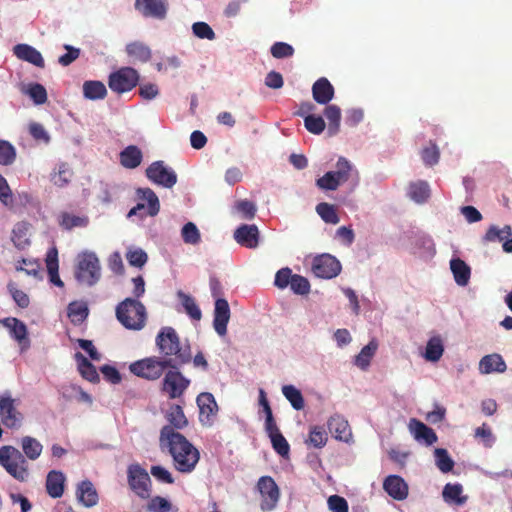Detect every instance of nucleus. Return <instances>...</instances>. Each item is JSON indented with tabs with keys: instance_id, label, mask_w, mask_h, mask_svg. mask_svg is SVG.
<instances>
[{
	"instance_id": "5",
	"label": "nucleus",
	"mask_w": 512,
	"mask_h": 512,
	"mask_svg": "<svg viewBox=\"0 0 512 512\" xmlns=\"http://www.w3.org/2000/svg\"><path fill=\"white\" fill-rule=\"evenodd\" d=\"M168 367H174L172 358L161 359L152 356L131 363L129 370L138 377L147 380H157Z\"/></svg>"
},
{
	"instance_id": "49",
	"label": "nucleus",
	"mask_w": 512,
	"mask_h": 512,
	"mask_svg": "<svg viewBox=\"0 0 512 512\" xmlns=\"http://www.w3.org/2000/svg\"><path fill=\"white\" fill-rule=\"evenodd\" d=\"M16 159V149L8 141L0 140V165L9 166Z\"/></svg>"
},
{
	"instance_id": "34",
	"label": "nucleus",
	"mask_w": 512,
	"mask_h": 512,
	"mask_svg": "<svg viewBox=\"0 0 512 512\" xmlns=\"http://www.w3.org/2000/svg\"><path fill=\"white\" fill-rule=\"evenodd\" d=\"M83 94L89 100L104 99L107 95V89L103 82L89 80L83 83Z\"/></svg>"
},
{
	"instance_id": "39",
	"label": "nucleus",
	"mask_w": 512,
	"mask_h": 512,
	"mask_svg": "<svg viewBox=\"0 0 512 512\" xmlns=\"http://www.w3.org/2000/svg\"><path fill=\"white\" fill-rule=\"evenodd\" d=\"M88 314L89 310L85 303L73 301L67 307V315L75 325L81 324L88 317Z\"/></svg>"
},
{
	"instance_id": "36",
	"label": "nucleus",
	"mask_w": 512,
	"mask_h": 512,
	"mask_svg": "<svg viewBox=\"0 0 512 512\" xmlns=\"http://www.w3.org/2000/svg\"><path fill=\"white\" fill-rule=\"evenodd\" d=\"M73 176V171L69 164L62 162L58 165L57 170L51 174V182L57 187L67 186Z\"/></svg>"
},
{
	"instance_id": "15",
	"label": "nucleus",
	"mask_w": 512,
	"mask_h": 512,
	"mask_svg": "<svg viewBox=\"0 0 512 512\" xmlns=\"http://www.w3.org/2000/svg\"><path fill=\"white\" fill-rule=\"evenodd\" d=\"M199 407V419L204 425H211L218 412V405L214 396L209 392L200 393L196 399Z\"/></svg>"
},
{
	"instance_id": "60",
	"label": "nucleus",
	"mask_w": 512,
	"mask_h": 512,
	"mask_svg": "<svg viewBox=\"0 0 512 512\" xmlns=\"http://www.w3.org/2000/svg\"><path fill=\"white\" fill-rule=\"evenodd\" d=\"M11 337L18 342L22 350H26L30 347L27 326L23 321L21 322V324L16 326L14 333L11 335Z\"/></svg>"
},
{
	"instance_id": "18",
	"label": "nucleus",
	"mask_w": 512,
	"mask_h": 512,
	"mask_svg": "<svg viewBox=\"0 0 512 512\" xmlns=\"http://www.w3.org/2000/svg\"><path fill=\"white\" fill-rule=\"evenodd\" d=\"M328 429L337 440L349 442L352 432L348 421L341 415H333L328 420Z\"/></svg>"
},
{
	"instance_id": "26",
	"label": "nucleus",
	"mask_w": 512,
	"mask_h": 512,
	"mask_svg": "<svg viewBox=\"0 0 512 512\" xmlns=\"http://www.w3.org/2000/svg\"><path fill=\"white\" fill-rule=\"evenodd\" d=\"M143 159L142 151L136 145H129L119 154L120 164L127 169L137 168Z\"/></svg>"
},
{
	"instance_id": "40",
	"label": "nucleus",
	"mask_w": 512,
	"mask_h": 512,
	"mask_svg": "<svg viewBox=\"0 0 512 512\" xmlns=\"http://www.w3.org/2000/svg\"><path fill=\"white\" fill-rule=\"evenodd\" d=\"M166 419L169 422L168 426H171L174 431L177 429H183L187 426L188 420L183 412V409L179 405H172L166 415Z\"/></svg>"
},
{
	"instance_id": "57",
	"label": "nucleus",
	"mask_w": 512,
	"mask_h": 512,
	"mask_svg": "<svg viewBox=\"0 0 512 512\" xmlns=\"http://www.w3.org/2000/svg\"><path fill=\"white\" fill-rule=\"evenodd\" d=\"M27 94L37 105L44 104L47 101L46 89L43 85L39 83L29 85Z\"/></svg>"
},
{
	"instance_id": "42",
	"label": "nucleus",
	"mask_w": 512,
	"mask_h": 512,
	"mask_svg": "<svg viewBox=\"0 0 512 512\" xmlns=\"http://www.w3.org/2000/svg\"><path fill=\"white\" fill-rule=\"evenodd\" d=\"M444 352L442 339L439 336L430 338L426 345L425 358L429 361H438Z\"/></svg>"
},
{
	"instance_id": "47",
	"label": "nucleus",
	"mask_w": 512,
	"mask_h": 512,
	"mask_svg": "<svg viewBox=\"0 0 512 512\" xmlns=\"http://www.w3.org/2000/svg\"><path fill=\"white\" fill-rule=\"evenodd\" d=\"M181 237L184 243L190 245H197L201 241L199 229L193 222H188L182 227Z\"/></svg>"
},
{
	"instance_id": "2",
	"label": "nucleus",
	"mask_w": 512,
	"mask_h": 512,
	"mask_svg": "<svg viewBox=\"0 0 512 512\" xmlns=\"http://www.w3.org/2000/svg\"><path fill=\"white\" fill-rule=\"evenodd\" d=\"M155 344L163 356L161 359L172 358L175 365H185L191 362L190 345L181 344L180 337L173 327H162L156 336Z\"/></svg>"
},
{
	"instance_id": "58",
	"label": "nucleus",
	"mask_w": 512,
	"mask_h": 512,
	"mask_svg": "<svg viewBox=\"0 0 512 512\" xmlns=\"http://www.w3.org/2000/svg\"><path fill=\"white\" fill-rule=\"evenodd\" d=\"M271 55L276 59H283L293 56L294 48L285 42H275L270 49Z\"/></svg>"
},
{
	"instance_id": "44",
	"label": "nucleus",
	"mask_w": 512,
	"mask_h": 512,
	"mask_svg": "<svg viewBox=\"0 0 512 512\" xmlns=\"http://www.w3.org/2000/svg\"><path fill=\"white\" fill-rule=\"evenodd\" d=\"M282 393L294 409L302 410L304 408V398L300 390L296 387L293 385H284L282 387Z\"/></svg>"
},
{
	"instance_id": "1",
	"label": "nucleus",
	"mask_w": 512,
	"mask_h": 512,
	"mask_svg": "<svg viewBox=\"0 0 512 512\" xmlns=\"http://www.w3.org/2000/svg\"><path fill=\"white\" fill-rule=\"evenodd\" d=\"M159 445L162 451H168L173 459L174 468L181 473L192 472L199 462L198 449L171 426L162 427Z\"/></svg>"
},
{
	"instance_id": "14",
	"label": "nucleus",
	"mask_w": 512,
	"mask_h": 512,
	"mask_svg": "<svg viewBox=\"0 0 512 512\" xmlns=\"http://www.w3.org/2000/svg\"><path fill=\"white\" fill-rule=\"evenodd\" d=\"M167 0H135V9L147 18L163 20L168 11Z\"/></svg>"
},
{
	"instance_id": "51",
	"label": "nucleus",
	"mask_w": 512,
	"mask_h": 512,
	"mask_svg": "<svg viewBox=\"0 0 512 512\" xmlns=\"http://www.w3.org/2000/svg\"><path fill=\"white\" fill-rule=\"evenodd\" d=\"M305 128L312 134H320L325 129V121L321 116L307 115L304 118Z\"/></svg>"
},
{
	"instance_id": "17",
	"label": "nucleus",
	"mask_w": 512,
	"mask_h": 512,
	"mask_svg": "<svg viewBox=\"0 0 512 512\" xmlns=\"http://www.w3.org/2000/svg\"><path fill=\"white\" fill-rule=\"evenodd\" d=\"M230 319V307L226 299L217 298L214 308L213 327L219 336L227 333V324Z\"/></svg>"
},
{
	"instance_id": "22",
	"label": "nucleus",
	"mask_w": 512,
	"mask_h": 512,
	"mask_svg": "<svg viewBox=\"0 0 512 512\" xmlns=\"http://www.w3.org/2000/svg\"><path fill=\"white\" fill-rule=\"evenodd\" d=\"M506 369L507 366L503 357L497 353L485 355L479 362L481 374L503 373Z\"/></svg>"
},
{
	"instance_id": "33",
	"label": "nucleus",
	"mask_w": 512,
	"mask_h": 512,
	"mask_svg": "<svg viewBox=\"0 0 512 512\" xmlns=\"http://www.w3.org/2000/svg\"><path fill=\"white\" fill-rule=\"evenodd\" d=\"M28 231L29 224L26 222L16 223L12 230L11 240L19 250H23L30 245Z\"/></svg>"
},
{
	"instance_id": "56",
	"label": "nucleus",
	"mask_w": 512,
	"mask_h": 512,
	"mask_svg": "<svg viewBox=\"0 0 512 512\" xmlns=\"http://www.w3.org/2000/svg\"><path fill=\"white\" fill-rule=\"evenodd\" d=\"M309 443L315 448H322L326 445L327 434L320 426H314L309 433Z\"/></svg>"
},
{
	"instance_id": "20",
	"label": "nucleus",
	"mask_w": 512,
	"mask_h": 512,
	"mask_svg": "<svg viewBox=\"0 0 512 512\" xmlns=\"http://www.w3.org/2000/svg\"><path fill=\"white\" fill-rule=\"evenodd\" d=\"M383 488L395 500H404L408 496L407 484L397 475L388 476L384 480Z\"/></svg>"
},
{
	"instance_id": "7",
	"label": "nucleus",
	"mask_w": 512,
	"mask_h": 512,
	"mask_svg": "<svg viewBox=\"0 0 512 512\" xmlns=\"http://www.w3.org/2000/svg\"><path fill=\"white\" fill-rule=\"evenodd\" d=\"M19 399H15L10 393L0 395V420L8 429L18 430L21 428L24 415L19 410Z\"/></svg>"
},
{
	"instance_id": "48",
	"label": "nucleus",
	"mask_w": 512,
	"mask_h": 512,
	"mask_svg": "<svg viewBox=\"0 0 512 512\" xmlns=\"http://www.w3.org/2000/svg\"><path fill=\"white\" fill-rule=\"evenodd\" d=\"M316 212L326 223L337 224L340 220L334 206L329 203H319L316 206Z\"/></svg>"
},
{
	"instance_id": "54",
	"label": "nucleus",
	"mask_w": 512,
	"mask_h": 512,
	"mask_svg": "<svg viewBox=\"0 0 512 512\" xmlns=\"http://www.w3.org/2000/svg\"><path fill=\"white\" fill-rule=\"evenodd\" d=\"M342 184L333 171L325 173L317 179L316 185L323 190H336Z\"/></svg>"
},
{
	"instance_id": "53",
	"label": "nucleus",
	"mask_w": 512,
	"mask_h": 512,
	"mask_svg": "<svg viewBox=\"0 0 512 512\" xmlns=\"http://www.w3.org/2000/svg\"><path fill=\"white\" fill-rule=\"evenodd\" d=\"M88 223V219L86 217H79L69 213H63L61 215L60 225L67 230H70L74 227H84Z\"/></svg>"
},
{
	"instance_id": "28",
	"label": "nucleus",
	"mask_w": 512,
	"mask_h": 512,
	"mask_svg": "<svg viewBox=\"0 0 512 512\" xmlns=\"http://www.w3.org/2000/svg\"><path fill=\"white\" fill-rule=\"evenodd\" d=\"M125 51L127 55L135 62L138 61L141 63H146L151 59L152 56L151 49L140 41L128 43L125 47Z\"/></svg>"
},
{
	"instance_id": "64",
	"label": "nucleus",
	"mask_w": 512,
	"mask_h": 512,
	"mask_svg": "<svg viewBox=\"0 0 512 512\" xmlns=\"http://www.w3.org/2000/svg\"><path fill=\"white\" fill-rule=\"evenodd\" d=\"M192 30L195 36L200 39L213 40L215 33L213 29L205 22H196L192 25Z\"/></svg>"
},
{
	"instance_id": "41",
	"label": "nucleus",
	"mask_w": 512,
	"mask_h": 512,
	"mask_svg": "<svg viewBox=\"0 0 512 512\" xmlns=\"http://www.w3.org/2000/svg\"><path fill=\"white\" fill-rule=\"evenodd\" d=\"M511 236L512 228L510 225H505L501 229L496 225H491L483 236V242H504Z\"/></svg>"
},
{
	"instance_id": "10",
	"label": "nucleus",
	"mask_w": 512,
	"mask_h": 512,
	"mask_svg": "<svg viewBox=\"0 0 512 512\" xmlns=\"http://www.w3.org/2000/svg\"><path fill=\"white\" fill-rule=\"evenodd\" d=\"M128 484L131 490L142 499L150 497L151 479L145 469L138 464L128 467Z\"/></svg>"
},
{
	"instance_id": "61",
	"label": "nucleus",
	"mask_w": 512,
	"mask_h": 512,
	"mask_svg": "<svg viewBox=\"0 0 512 512\" xmlns=\"http://www.w3.org/2000/svg\"><path fill=\"white\" fill-rule=\"evenodd\" d=\"M290 287L292 291L296 294L305 295L310 291L309 281L298 274L293 275L290 281Z\"/></svg>"
},
{
	"instance_id": "35",
	"label": "nucleus",
	"mask_w": 512,
	"mask_h": 512,
	"mask_svg": "<svg viewBox=\"0 0 512 512\" xmlns=\"http://www.w3.org/2000/svg\"><path fill=\"white\" fill-rule=\"evenodd\" d=\"M177 297L180 300L181 305L183 306L187 315L192 320L199 321L202 317V312L195 299L191 295L186 294L181 290L177 292Z\"/></svg>"
},
{
	"instance_id": "19",
	"label": "nucleus",
	"mask_w": 512,
	"mask_h": 512,
	"mask_svg": "<svg viewBox=\"0 0 512 512\" xmlns=\"http://www.w3.org/2000/svg\"><path fill=\"white\" fill-rule=\"evenodd\" d=\"M14 55L28 63H31L39 68H44L45 62L41 53L31 45L28 44H17L13 47Z\"/></svg>"
},
{
	"instance_id": "37",
	"label": "nucleus",
	"mask_w": 512,
	"mask_h": 512,
	"mask_svg": "<svg viewBox=\"0 0 512 512\" xmlns=\"http://www.w3.org/2000/svg\"><path fill=\"white\" fill-rule=\"evenodd\" d=\"M137 194L140 199L147 201V215L156 216L160 210V203L155 192L150 188H140Z\"/></svg>"
},
{
	"instance_id": "45",
	"label": "nucleus",
	"mask_w": 512,
	"mask_h": 512,
	"mask_svg": "<svg viewBox=\"0 0 512 512\" xmlns=\"http://www.w3.org/2000/svg\"><path fill=\"white\" fill-rule=\"evenodd\" d=\"M435 463L437 468L443 472L448 473L452 471L454 467V461L450 457L448 451L444 448H436L434 450Z\"/></svg>"
},
{
	"instance_id": "27",
	"label": "nucleus",
	"mask_w": 512,
	"mask_h": 512,
	"mask_svg": "<svg viewBox=\"0 0 512 512\" xmlns=\"http://www.w3.org/2000/svg\"><path fill=\"white\" fill-rule=\"evenodd\" d=\"M65 476L62 472L52 470L46 478V490L52 498H59L64 492Z\"/></svg>"
},
{
	"instance_id": "46",
	"label": "nucleus",
	"mask_w": 512,
	"mask_h": 512,
	"mask_svg": "<svg viewBox=\"0 0 512 512\" xmlns=\"http://www.w3.org/2000/svg\"><path fill=\"white\" fill-rule=\"evenodd\" d=\"M377 350V343L371 341L369 344L364 346L360 353L356 356L355 364L365 370L369 365L370 361Z\"/></svg>"
},
{
	"instance_id": "30",
	"label": "nucleus",
	"mask_w": 512,
	"mask_h": 512,
	"mask_svg": "<svg viewBox=\"0 0 512 512\" xmlns=\"http://www.w3.org/2000/svg\"><path fill=\"white\" fill-rule=\"evenodd\" d=\"M74 357L81 376L89 382H99L100 378L96 367L81 352H76Z\"/></svg>"
},
{
	"instance_id": "52",
	"label": "nucleus",
	"mask_w": 512,
	"mask_h": 512,
	"mask_svg": "<svg viewBox=\"0 0 512 512\" xmlns=\"http://www.w3.org/2000/svg\"><path fill=\"white\" fill-rule=\"evenodd\" d=\"M421 158L425 165L434 166L438 163L440 158V151L435 143H430L421 151Z\"/></svg>"
},
{
	"instance_id": "59",
	"label": "nucleus",
	"mask_w": 512,
	"mask_h": 512,
	"mask_svg": "<svg viewBox=\"0 0 512 512\" xmlns=\"http://www.w3.org/2000/svg\"><path fill=\"white\" fill-rule=\"evenodd\" d=\"M273 449L281 456H287L290 451V446L281 432L275 433L270 437Z\"/></svg>"
},
{
	"instance_id": "6",
	"label": "nucleus",
	"mask_w": 512,
	"mask_h": 512,
	"mask_svg": "<svg viewBox=\"0 0 512 512\" xmlns=\"http://www.w3.org/2000/svg\"><path fill=\"white\" fill-rule=\"evenodd\" d=\"M101 277V267L98 257L92 252L78 255L75 269L76 280L87 286L95 285Z\"/></svg>"
},
{
	"instance_id": "21",
	"label": "nucleus",
	"mask_w": 512,
	"mask_h": 512,
	"mask_svg": "<svg viewBox=\"0 0 512 512\" xmlns=\"http://www.w3.org/2000/svg\"><path fill=\"white\" fill-rule=\"evenodd\" d=\"M334 92V87L325 77L319 78L312 86L313 99L318 104H328L333 99Z\"/></svg>"
},
{
	"instance_id": "38",
	"label": "nucleus",
	"mask_w": 512,
	"mask_h": 512,
	"mask_svg": "<svg viewBox=\"0 0 512 512\" xmlns=\"http://www.w3.org/2000/svg\"><path fill=\"white\" fill-rule=\"evenodd\" d=\"M324 115L328 120V134L333 136L340 129L341 110L337 105H328L324 110Z\"/></svg>"
},
{
	"instance_id": "9",
	"label": "nucleus",
	"mask_w": 512,
	"mask_h": 512,
	"mask_svg": "<svg viewBox=\"0 0 512 512\" xmlns=\"http://www.w3.org/2000/svg\"><path fill=\"white\" fill-rule=\"evenodd\" d=\"M139 79L140 76L136 69L128 66L121 67L109 75L108 86L113 92L123 94L134 89Z\"/></svg>"
},
{
	"instance_id": "12",
	"label": "nucleus",
	"mask_w": 512,
	"mask_h": 512,
	"mask_svg": "<svg viewBox=\"0 0 512 512\" xmlns=\"http://www.w3.org/2000/svg\"><path fill=\"white\" fill-rule=\"evenodd\" d=\"M146 177L157 185L172 188L177 182L176 173L165 166L163 161H155L146 169Z\"/></svg>"
},
{
	"instance_id": "8",
	"label": "nucleus",
	"mask_w": 512,
	"mask_h": 512,
	"mask_svg": "<svg viewBox=\"0 0 512 512\" xmlns=\"http://www.w3.org/2000/svg\"><path fill=\"white\" fill-rule=\"evenodd\" d=\"M181 366L174 364V367H168L162 380L161 390L169 399L181 398L190 386V379L186 378L179 370Z\"/></svg>"
},
{
	"instance_id": "24",
	"label": "nucleus",
	"mask_w": 512,
	"mask_h": 512,
	"mask_svg": "<svg viewBox=\"0 0 512 512\" xmlns=\"http://www.w3.org/2000/svg\"><path fill=\"white\" fill-rule=\"evenodd\" d=\"M409 429L417 441H424L426 445H432L437 441L434 430L415 418L410 420Z\"/></svg>"
},
{
	"instance_id": "4",
	"label": "nucleus",
	"mask_w": 512,
	"mask_h": 512,
	"mask_svg": "<svg viewBox=\"0 0 512 512\" xmlns=\"http://www.w3.org/2000/svg\"><path fill=\"white\" fill-rule=\"evenodd\" d=\"M0 465L18 481L24 482L28 479V462L22 452L14 446L0 447Z\"/></svg>"
},
{
	"instance_id": "31",
	"label": "nucleus",
	"mask_w": 512,
	"mask_h": 512,
	"mask_svg": "<svg viewBox=\"0 0 512 512\" xmlns=\"http://www.w3.org/2000/svg\"><path fill=\"white\" fill-rule=\"evenodd\" d=\"M450 268L455 282L459 286H466L471 275L470 267L462 259L454 258L450 261Z\"/></svg>"
},
{
	"instance_id": "25",
	"label": "nucleus",
	"mask_w": 512,
	"mask_h": 512,
	"mask_svg": "<svg viewBox=\"0 0 512 512\" xmlns=\"http://www.w3.org/2000/svg\"><path fill=\"white\" fill-rule=\"evenodd\" d=\"M443 500L450 505L462 506L468 496L463 495V486L460 483H447L442 490Z\"/></svg>"
},
{
	"instance_id": "11",
	"label": "nucleus",
	"mask_w": 512,
	"mask_h": 512,
	"mask_svg": "<svg viewBox=\"0 0 512 512\" xmlns=\"http://www.w3.org/2000/svg\"><path fill=\"white\" fill-rule=\"evenodd\" d=\"M257 489L261 495V509L263 511H272L279 501V488L270 476H262L257 483Z\"/></svg>"
},
{
	"instance_id": "3",
	"label": "nucleus",
	"mask_w": 512,
	"mask_h": 512,
	"mask_svg": "<svg viewBox=\"0 0 512 512\" xmlns=\"http://www.w3.org/2000/svg\"><path fill=\"white\" fill-rule=\"evenodd\" d=\"M117 320L129 330H141L146 325L145 306L133 298H126L116 307Z\"/></svg>"
},
{
	"instance_id": "23",
	"label": "nucleus",
	"mask_w": 512,
	"mask_h": 512,
	"mask_svg": "<svg viewBox=\"0 0 512 512\" xmlns=\"http://www.w3.org/2000/svg\"><path fill=\"white\" fill-rule=\"evenodd\" d=\"M76 497L78 501L85 507H93L98 503V493L89 480L80 482L76 489Z\"/></svg>"
},
{
	"instance_id": "32",
	"label": "nucleus",
	"mask_w": 512,
	"mask_h": 512,
	"mask_svg": "<svg viewBox=\"0 0 512 512\" xmlns=\"http://www.w3.org/2000/svg\"><path fill=\"white\" fill-rule=\"evenodd\" d=\"M21 448L26 460L35 461L42 453L43 445L34 437L24 436L21 438Z\"/></svg>"
},
{
	"instance_id": "55",
	"label": "nucleus",
	"mask_w": 512,
	"mask_h": 512,
	"mask_svg": "<svg viewBox=\"0 0 512 512\" xmlns=\"http://www.w3.org/2000/svg\"><path fill=\"white\" fill-rule=\"evenodd\" d=\"M333 172L341 183H345L350 178L352 165L346 158L340 157L336 163V170Z\"/></svg>"
},
{
	"instance_id": "16",
	"label": "nucleus",
	"mask_w": 512,
	"mask_h": 512,
	"mask_svg": "<svg viewBox=\"0 0 512 512\" xmlns=\"http://www.w3.org/2000/svg\"><path fill=\"white\" fill-rule=\"evenodd\" d=\"M235 241L242 247L255 249L259 245V230L255 224H242L234 231Z\"/></svg>"
},
{
	"instance_id": "62",
	"label": "nucleus",
	"mask_w": 512,
	"mask_h": 512,
	"mask_svg": "<svg viewBox=\"0 0 512 512\" xmlns=\"http://www.w3.org/2000/svg\"><path fill=\"white\" fill-rule=\"evenodd\" d=\"M171 508V503L161 496L153 497L147 504V510L150 512H169Z\"/></svg>"
},
{
	"instance_id": "29",
	"label": "nucleus",
	"mask_w": 512,
	"mask_h": 512,
	"mask_svg": "<svg viewBox=\"0 0 512 512\" xmlns=\"http://www.w3.org/2000/svg\"><path fill=\"white\" fill-rule=\"evenodd\" d=\"M45 262H46V268H47V271L49 274L50 281L58 287H63L64 283L60 279L59 273H58L59 264H58V251H57L56 247H52L47 251Z\"/></svg>"
},
{
	"instance_id": "63",
	"label": "nucleus",
	"mask_w": 512,
	"mask_h": 512,
	"mask_svg": "<svg viewBox=\"0 0 512 512\" xmlns=\"http://www.w3.org/2000/svg\"><path fill=\"white\" fill-rule=\"evenodd\" d=\"M9 292L20 308H27L30 304L29 296L22 290L18 289L14 283L8 284Z\"/></svg>"
},
{
	"instance_id": "43",
	"label": "nucleus",
	"mask_w": 512,
	"mask_h": 512,
	"mask_svg": "<svg viewBox=\"0 0 512 512\" xmlns=\"http://www.w3.org/2000/svg\"><path fill=\"white\" fill-rule=\"evenodd\" d=\"M409 196L417 203H424L430 196L429 185L425 181L410 184Z\"/></svg>"
},
{
	"instance_id": "13",
	"label": "nucleus",
	"mask_w": 512,
	"mask_h": 512,
	"mask_svg": "<svg viewBox=\"0 0 512 512\" xmlns=\"http://www.w3.org/2000/svg\"><path fill=\"white\" fill-rule=\"evenodd\" d=\"M312 271L319 278L332 279L340 274L341 264L336 257L322 254L314 258Z\"/></svg>"
},
{
	"instance_id": "50",
	"label": "nucleus",
	"mask_w": 512,
	"mask_h": 512,
	"mask_svg": "<svg viewBox=\"0 0 512 512\" xmlns=\"http://www.w3.org/2000/svg\"><path fill=\"white\" fill-rule=\"evenodd\" d=\"M126 259L131 266L142 268L148 261V255L141 248L129 249Z\"/></svg>"
}]
</instances>
